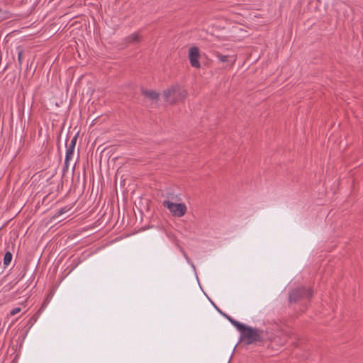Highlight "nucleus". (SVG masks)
Here are the masks:
<instances>
[{
    "mask_svg": "<svg viewBox=\"0 0 363 363\" xmlns=\"http://www.w3.org/2000/svg\"><path fill=\"white\" fill-rule=\"evenodd\" d=\"M240 340L245 341L247 345L262 342L264 340V330L247 325L240 334Z\"/></svg>",
    "mask_w": 363,
    "mask_h": 363,
    "instance_id": "f257e3e1",
    "label": "nucleus"
},
{
    "mask_svg": "<svg viewBox=\"0 0 363 363\" xmlns=\"http://www.w3.org/2000/svg\"><path fill=\"white\" fill-rule=\"evenodd\" d=\"M186 96V90L179 85L172 86L163 92L164 99L171 104L179 100L184 99Z\"/></svg>",
    "mask_w": 363,
    "mask_h": 363,
    "instance_id": "f03ea898",
    "label": "nucleus"
},
{
    "mask_svg": "<svg viewBox=\"0 0 363 363\" xmlns=\"http://www.w3.org/2000/svg\"><path fill=\"white\" fill-rule=\"evenodd\" d=\"M313 294V291L311 289L306 287H298L293 289L289 294V301L296 303L301 300H309Z\"/></svg>",
    "mask_w": 363,
    "mask_h": 363,
    "instance_id": "7ed1b4c3",
    "label": "nucleus"
},
{
    "mask_svg": "<svg viewBox=\"0 0 363 363\" xmlns=\"http://www.w3.org/2000/svg\"><path fill=\"white\" fill-rule=\"evenodd\" d=\"M164 207L167 208L174 216L182 217L186 212V206L184 203H176L168 200L162 202Z\"/></svg>",
    "mask_w": 363,
    "mask_h": 363,
    "instance_id": "20e7f679",
    "label": "nucleus"
},
{
    "mask_svg": "<svg viewBox=\"0 0 363 363\" xmlns=\"http://www.w3.org/2000/svg\"><path fill=\"white\" fill-rule=\"evenodd\" d=\"M199 50L196 47H192L189 49V58L191 65L194 67L199 68L200 63L199 62Z\"/></svg>",
    "mask_w": 363,
    "mask_h": 363,
    "instance_id": "39448f33",
    "label": "nucleus"
},
{
    "mask_svg": "<svg viewBox=\"0 0 363 363\" xmlns=\"http://www.w3.org/2000/svg\"><path fill=\"white\" fill-rule=\"evenodd\" d=\"M77 135L72 138L70 143L67 145L65 159H71L74 156Z\"/></svg>",
    "mask_w": 363,
    "mask_h": 363,
    "instance_id": "423d86ee",
    "label": "nucleus"
},
{
    "mask_svg": "<svg viewBox=\"0 0 363 363\" xmlns=\"http://www.w3.org/2000/svg\"><path fill=\"white\" fill-rule=\"evenodd\" d=\"M214 55L220 62H230L233 65L236 60V57L234 55H223L219 52H215Z\"/></svg>",
    "mask_w": 363,
    "mask_h": 363,
    "instance_id": "0eeeda50",
    "label": "nucleus"
},
{
    "mask_svg": "<svg viewBox=\"0 0 363 363\" xmlns=\"http://www.w3.org/2000/svg\"><path fill=\"white\" fill-rule=\"evenodd\" d=\"M113 153V147H105L103 150L101 152L100 155V159H110Z\"/></svg>",
    "mask_w": 363,
    "mask_h": 363,
    "instance_id": "6e6552de",
    "label": "nucleus"
},
{
    "mask_svg": "<svg viewBox=\"0 0 363 363\" xmlns=\"http://www.w3.org/2000/svg\"><path fill=\"white\" fill-rule=\"evenodd\" d=\"M143 94L145 97L152 100V101H157L159 97V94L153 90H144Z\"/></svg>",
    "mask_w": 363,
    "mask_h": 363,
    "instance_id": "1a4fd4ad",
    "label": "nucleus"
},
{
    "mask_svg": "<svg viewBox=\"0 0 363 363\" xmlns=\"http://www.w3.org/2000/svg\"><path fill=\"white\" fill-rule=\"evenodd\" d=\"M53 296V292L51 291L45 298L41 307L40 308L38 312H41L45 309V308L49 304Z\"/></svg>",
    "mask_w": 363,
    "mask_h": 363,
    "instance_id": "9d476101",
    "label": "nucleus"
},
{
    "mask_svg": "<svg viewBox=\"0 0 363 363\" xmlns=\"http://www.w3.org/2000/svg\"><path fill=\"white\" fill-rule=\"evenodd\" d=\"M233 326L236 328V329L240 332V335L242 333V332L244 330V329L246 328V325L233 319L232 322L230 323Z\"/></svg>",
    "mask_w": 363,
    "mask_h": 363,
    "instance_id": "9b49d317",
    "label": "nucleus"
},
{
    "mask_svg": "<svg viewBox=\"0 0 363 363\" xmlns=\"http://www.w3.org/2000/svg\"><path fill=\"white\" fill-rule=\"evenodd\" d=\"M233 326L236 328V329L240 332V335L242 333V332L244 330V329L246 328V325L233 319L232 322L230 323Z\"/></svg>",
    "mask_w": 363,
    "mask_h": 363,
    "instance_id": "f8f14e48",
    "label": "nucleus"
},
{
    "mask_svg": "<svg viewBox=\"0 0 363 363\" xmlns=\"http://www.w3.org/2000/svg\"><path fill=\"white\" fill-rule=\"evenodd\" d=\"M72 208V206H66L61 208L60 210H58L55 213V214L52 216V218L55 219V218H58L61 215L68 212Z\"/></svg>",
    "mask_w": 363,
    "mask_h": 363,
    "instance_id": "ddd939ff",
    "label": "nucleus"
},
{
    "mask_svg": "<svg viewBox=\"0 0 363 363\" xmlns=\"http://www.w3.org/2000/svg\"><path fill=\"white\" fill-rule=\"evenodd\" d=\"M13 255L11 252L8 251L5 253L4 257V264L5 267H8L12 260Z\"/></svg>",
    "mask_w": 363,
    "mask_h": 363,
    "instance_id": "4468645a",
    "label": "nucleus"
},
{
    "mask_svg": "<svg viewBox=\"0 0 363 363\" xmlns=\"http://www.w3.org/2000/svg\"><path fill=\"white\" fill-rule=\"evenodd\" d=\"M128 43H137L140 40V36L137 33H133L128 38Z\"/></svg>",
    "mask_w": 363,
    "mask_h": 363,
    "instance_id": "2eb2a0df",
    "label": "nucleus"
},
{
    "mask_svg": "<svg viewBox=\"0 0 363 363\" xmlns=\"http://www.w3.org/2000/svg\"><path fill=\"white\" fill-rule=\"evenodd\" d=\"M21 311V308H19V307L14 308H13V309L10 311V315H16L17 313H18Z\"/></svg>",
    "mask_w": 363,
    "mask_h": 363,
    "instance_id": "dca6fc26",
    "label": "nucleus"
},
{
    "mask_svg": "<svg viewBox=\"0 0 363 363\" xmlns=\"http://www.w3.org/2000/svg\"><path fill=\"white\" fill-rule=\"evenodd\" d=\"M69 162H70V160H65L63 168H62L63 174H65V172L67 171L68 167H69Z\"/></svg>",
    "mask_w": 363,
    "mask_h": 363,
    "instance_id": "f3484780",
    "label": "nucleus"
},
{
    "mask_svg": "<svg viewBox=\"0 0 363 363\" xmlns=\"http://www.w3.org/2000/svg\"><path fill=\"white\" fill-rule=\"evenodd\" d=\"M222 315H223L230 323H231L232 320H233V319H234L231 316H230L229 315H228L226 313H222Z\"/></svg>",
    "mask_w": 363,
    "mask_h": 363,
    "instance_id": "a211bd4d",
    "label": "nucleus"
},
{
    "mask_svg": "<svg viewBox=\"0 0 363 363\" xmlns=\"http://www.w3.org/2000/svg\"><path fill=\"white\" fill-rule=\"evenodd\" d=\"M21 55H22V52H21V51H20V52H18V61H19L20 62H21Z\"/></svg>",
    "mask_w": 363,
    "mask_h": 363,
    "instance_id": "6ab92c4d",
    "label": "nucleus"
},
{
    "mask_svg": "<svg viewBox=\"0 0 363 363\" xmlns=\"http://www.w3.org/2000/svg\"><path fill=\"white\" fill-rule=\"evenodd\" d=\"M215 308L217 309V311L222 315V313H224L223 312H222L215 304H213Z\"/></svg>",
    "mask_w": 363,
    "mask_h": 363,
    "instance_id": "aec40b11",
    "label": "nucleus"
},
{
    "mask_svg": "<svg viewBox=\"0 0 363 363\" xmlns=\"http://www.w3.org/2000/svg\"><path fill=\"white\" fill-rule=\"evenodd\" d=\"M182 253H183L184 256L185 257V258L189 261V257L186 255V252L184 251H182Z\"/></svg>",
    "mask_w": 363,
    "mask_h": 363,
    "instance_id": "412c9836",
    "label": "nucleus"
},
{
    "mask_svg": "<svg viewBox=\"0 0 363 363\" xmlns=\"http://www.w3.org/2000/svg\"><path fill=\"white\" fill-rule=\"evenodd\" d=\"M101 161H102L101 160H99V165L101 164Z\"/></svg>",
    "mask_w": 363,
    "mask_h": 363,
    "instance_id": "4be33fe9",
    "label": "nucleus"
}]
</instances>
